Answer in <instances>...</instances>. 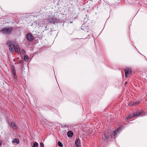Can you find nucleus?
<instances>
[{
    "label": "nucleus",
    "mask_w": 147,
    "mask_h": 147,
    "mask_svg": "<svg viewBox=\"0 0 147 147\" xmlns=\"http://www.w3.org/2000/svg\"><path fill=\"white\" fill-rule=\"evenodd\" d=\"M6 44L9 48L10 53L12 54L14 51H17L18 53H20V51L19 47L18 45H16L13 41L9 40L7 41Z\"/></svg>",
    "instance_id": "obj_1"
},
{
    "label": "nucleus",
    "mask_w": 147,
    "mask_h": 147,
    "mask_svg": "<svg viewBox=\"0 0 147 147\" xmlns=\"http://www.w3.org/2000/svg\"><path fill=\"white\" fill-rule=\"evenodd\" d=\"M13 29L12 27H5L0 30V32L4 34H9L11 33Z\"/></svg>",
    "instance_id": "obj_2"
},
{
    "label": "nucleus",
    "mask_w": 147,
    "mask_h": 147,
    "mask_svg": "<svg viewBox=\"0 0 147 147\" xmlns=\"http://www.w3.org/2000/svg\"><path fill=\"white\" fill-rule=\"evenodd\" d=\"M142 111H138L132 114L129 115L127 117H126V119L127 120L130 119L131 118H133L135 117L138 116H143V115L142 114Z\"/></svg>",
    "instance_id": "obj_3"
},
{
    "label": "nucleus",
    "mask_w": 147,
    "mask_h": 147,
    "mask_svg": "<svg viewBox=\"0 0 147 147\" xmlns=\"http://www.w3.org/2000/svg\"><path fill=\"white\" fill-rule=\"evenodd\" d=\"M121 128H117L116 130L112 131L111 133V137L112 138H115L117 135V133H119L121 131Z\"/></svg>",
    "instance_id": "obj_4"
},
{
    "label": "nucleus",
    "mask_w": 147,
    "mask_h": 147,
    "mask_svg": "<svg viewBox=\"0 0 147 147\" xmlns=\"http://www.w3.org/2000/svg\"><path fill=\"white\" fill-rule=\"evenodd\" d=\"M102 138L104 141L107 140L110 138L109 132L107 131L105 132L103 135H102Z\"/></svg>",
    "instance_id": "obj_5"
},
{
    "label": "nucleus",
    "mask_w": 147,
    "mask_h": 147,
    "mask_svg": "<svg viewBox=\"0 0 147 147\" xmlns=\"http://www.w3.org/2000/svg\"><path fill=\"white\" fill-rule=\"evenodd\" d=\"M124 71L125 73V76L126 78L129 76L132 73V70L130 68H126Z\"/></svg>",
    "instance_id": "obj_6"
},
{
    "label": "nucleus",
    "mask_w": 147,
    "mask_h": 147,
    "mask_svg": "<svg viewBox=\"0 0 147 147\" xmlns=\"http://www.w3.org/2000/svg\"><path fill=\"white\" fill-rule=\"evenodd\" d=\"M26 37L27 40L29 41H32L34 39V38L31 33H28L26 35Z\"/></svg>",
    "instance_id": "obj_7"
},
{
    "label": "nucleus",
    "mask_w": 147,
    "mask_h": 147,
    "mask_svg": "<svg viewBox=\"0 0 147 147\" xmlns=\"http://www.w3.org/2000/svg\"><path fill=\"white\" fill-rule=\"evenodd\" d=\"M10 128L14 130H15L18 128V126L15 123L11 121L10 125Z\"/></svg>",
    "instance_id": "obj_8"
},
{
    "label": "nucleus",
    "mask_w": 147,
    "mask_h": 147,
    "mask_svg": "<svg viewBox=\"0 0 147 147\" xmlns=\"http://www.w3.org/2000/svg\"><path fill=\"white\" fill-rule=\"evenodd\" d=\"M57 20L55 18L49 17L48 19L49 22L50 23H53L55 24V22H57Z\"/></svg>",
    "instance_id": "obj_9"
},
{
    "label": "nucleus",
    "mask_w": 147,
    "mask_h": 147,
    "mask_svg": "<svg viewBox=\"0 0 147 147\" xmlns=\"http://www.w3.org/2000/svg\"><path fill=\"white\" fill-rule=\"evenodd\" d=\"M75 144L76 147H81V145L80 139L78 138L75 141Z\"/></svg>",
    "instance_id": "obj_10"
},
{
    "label": "nucleus",
    "mask_w": 147,
    "mask_h": 147,
    "mask_svg": "<svg viewBox=\"0 0 147 147\" xmlns=\"http://www.w3.org/2000/svg\"><path fill=\"white\" fill-rule=\"evenodd\" d=\"M12 143H16L17 144H19V140L18 138H14L13 139L12 141Z\"/></svg>",
    "instance_id": "obj_11"
},
{
    "label": "nucleus",
    "mask_w": 147,
    "mask_h": 147,
    "mask_svg": "<svg viewBox=\"0 0 147 147\" xmlns=\"http://www.w3.org/2000/svg\"><path fill=\"white\" fill-rule=\"evenodd\" d=\"M73 133L71 131H69L67 132V135L69 137H72L73 135Z\"/></svg>",
    "instance_id": "obj_12"
},
{
    "label": "nucleus",
    "mask_w": 147,
    "mask_h": 147,
    "mask_svg": "<svg viewBox=\"0 0 147 147\" xmlns=\"http://www.w3.org/2000/svg\"><path fill=\"white\" fill-rule=\"evenodd\" d=\"M38 144L36 142H35L33 144L32 147H38Z\"/></svg>",
    "instance_id": "obj_13"
},
{
    "label": "nucleus",
    "mask_w": 147,
    "mask_h": 147,
    "mask_svg": "<svg viewBox=\"0 0 147 147\" xmlns=\"http://www.w3.org/2000/svg\"><path fill=\"white\" fill-rule=\"evenodd\" d=\"M24 60L26 61L28 60H29V57L28 56H27V55H25L24 56Z\"/></svg>",
    "instance_id": "obj_14"
},
{
    "label": "nucleus",
    "mask_w": 147,
    "mask_h": 147,
    "mask_svg": "<svg viewBox=\"0 0 147 147\" xmlns=\"http://www.w3.org/2000/svg\"><path fill=\"white\" fill-rule=\"evenodd\" d=\"M140 101H136L135 102H134L132 104V106H134L135 105H138V104L139 103Z\"/></svg>",
    "instance_id": "obj_15"
},
{
    "label": "nucleus",
    "mask_w": 147,
    "mask_h": 147,
    "mask_svg": "<svg viewBox=\"0 0 147 147\" xmlns=\"http://www.w3.org/2000/svg\"><path fill=\"white\" fill-rule=\"evenodd\" d=\"M58 145L60 147H63V145L62 143L60 142H58Z\"/></svg>",
    "instance_id": "obj_16"
},
{
    "label": "nucleus",
    "mask_w": 147,
    "mask_h": 147,
    "mask_svg": "<svg viewBox=\"0 0 147 147\" xmlns=\"http://www.w3.org/2000/svg\"><path fill=\"white\" fill-rule=\"evenodd\" d=\"M40 147H44L43 143L42 142H41L40 143Z\"/></svg>",
    "instance_id": "obj_17"
},
{
    "label": "nucleus",
    "mask_w": 147,
    "mask_h": 147,
    "mask_svg": "<svg viewBox=\"0 0 147 147\" xmlns=\"http://www.w3.org/2000/svg\"><path fill=\"white\" fill-rule=\"evenodd\" d=\"M21 52L23 54H25L26 53V51L24 49H22Z\"/></svg>",
    "instance_id": "obj_18"
},
{
    "label": "nucleus",
    "mask_w": 147,
    "mask_h": 147,
    "mask_svg": "<svg viewBox=\"0 0 147 147\" xmlns=\"http://www.w3.org/2000/svg\"><path fill=\"white\" fill-rule=\"evenodd\" d=\"M88 26H86L85 27V28L84 29L85 30H86L87 32H88V30H87V29H88Z\"/></svg>",
    "instance_id": "obj_19"
},
{
    "label": "nucleus",
    "mask_w": 147,
    "mask_h": 147,
    "mask_svg": "<svg viewBox=\"0 0 147 147\" xmlns=\"http://www.w3.org/2000/svg\"><path fill=\"white\" fill-rule=\"evenodd\" d=\"M13 74V75H14V76H16V73L15 72H14Z\"/></svg>",
    "instance_id": "obj_20"
},
{
    "label": "nucleus",
    "mask_w": 147,
    "mask_h": 147,
    "mask_svg": "<svg viewBox=\"0 0 147 147\" xmlns=\"http://www.w3.org/2000/svg\"><path fill=\"white\" fill-rule=\"evenodd\" d=\"M2 144V143L1 142H0V146H1Z\"/></svg>",
    "instance_id": "obj_21"
},
{
    "label": "nucleus",
    "mask_w": 147,
    "mask_h": 147,
    "mask_svg": "<svg viewBox=\"0 0 147 147\" xmlns=\"http://www.w3.org/2000/svg\"><path fill=\"white\" fill-rule=\"evenodd\" d=\"M127 82H125V84H127Z\"/></svg>",
    "instance_id": "obj_22"
}]
</instances>
